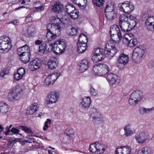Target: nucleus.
<instances>
[{
  "label": "nucleus",
  "instance_id": "f257e3e1",
  "mask_svg": "<svg viewBox=\"0 0 154 154\" xmlns=\"http://www.w3.org/2000/svg\"><path fill=\"white\" fill-rule=\"evenodd\" d=\"M52 51L56 54L63 53L66 46V42L63 39H60L52 43Z\"/></svg>",
  "mask_w": 154,
  "mask_h": 154
},
{
  "label": "nucleus",
  "instance_id": "f03ea898",
  "mask_svg": "<svg viewBox=\"0 0 154 154\" xmlns=\"http://www.w3.org/2000/svg\"><path fill=\"white\" fill-rule=\"evenodd\" d=\"M109 33L111 40L114 42H119L122 38V32L117 25H114L111 27Z\"/></svg>",
  "mask_w": 154,
  "mask_h": 154
},
{
  "label": "nucleus",
  "instance_id": "7ed1b4c3",
  "mask_svg": "<svg viewBox=\"0 0 154 154\" xmlns=\"http://www.w3.org/2000/svg\"><path fill=\"white\" fill-rule=\"evenodd\" d=\"M109 71V68L107 65L103 63H99L94 66L92 73L99 76L104 75L106 74Z\"/></svg>",
  "mask_w": 154,
  "mask_h": 154
},
{
  "label": "nucleus",
  "instance_id": "20e7f679",
  "mask_svg": "<svg viewBox=\"0 0 154 154\" xmlns=\"http://www.w3.org/2000/svg\"><path fill=\"white\" fill-rule=\"evenodd\" d=\"M109 71V68L107 65L103 63H99L94 66L92 73L99 76L104 75L106 74Z\"/></svg>",
  "mask_w": 154,
  "mask_h": 154
},
{
  "label": "nucleus",
  "instance_id": "39448f33",
  "mask_svg": "<svg viewBox=\"0 0 154 154\" xmlns=\"http://www.w3.org/2000/svg\"><path fill=\"white\" fill-rule=\"evenodd\" d=\"M23 91L22 89L19 85L13 87L8 94V100L12 102L18 100L20 98V94Z\"/></svg>",
  "mask_w": 154,
  "mask_h": 154
},
{
  "label": "nucleus",
  "instance_id": "423d86ee",
  "mask_svg": "<svg viewBox=\"0 0 154 154\" xmlns=\"http://www.w3.org/2000/svg\"><path fill=\"white\" fill-rule=\"evenodd\" d=\"M88 38L86 35L81 33L79 36L77 44L78 52L80 53L84 52L88 48Z\"/></svg>",
  "mask_w": 154,
  "mask_h": 154
},
{
  "label": "nucleus",
  "instance_id": "0eeeda50",
  "mask_svg": "<svg viewBox=\"0 0 154 154\" xmlns=\"http://www.w3.org/2000/svg\"><path fill=\"white\" fill-rule=\"evenodd\" d=\"M143 92L139 90L133 91L128 100L129 104L131 106H134L137 104L143 98Z\"/></svg>",
  "mask_w": 154,
  "mask_h": 154
},
{
  "label": "nucleus",
  "instance_id": "6e6552de",
  "mask_svg": "<svg viewBox=\"0 0 154 154\" xmlns=\"http://www.w3.org/2000/svg\"><path fill=\"white\" fill-rule=\"evenodd\" d=\"M12 45L10 39L8 37L0 39V51L2 53L8 52L11 49Z\"/></svg>",
  "mask_w": 154,
  "mask_h": 154
},
{
  "label": "nucleus",
  "instance_id": "1a4fd4ad",
  "mask_svg": "<svg viewBox=\"0 0 154 154\" xmlns=\"http://www.w3.org/2000/svg\"><path fill=\"white\" fill-rule=\"evenodd\" d=\"M122 39V42L126 46L132 47L136 46L138 42L137 39L134 38V36L132 34H125Z\"/></svg>",
  "mask_w": 154,
  "mask_h": 154
},
{
  "label": "nucleus",
  "instance_id": "9d476101",
  "mask_svg": "<svg viewBox=\"0 0 154 154\" xmlns=\"http://www.w3.org/2000/svg\"><path fill=\"white\" fill-rule=\"evenodd\" d=\"M145 53L143 49L139 47H136L134 49L132 54L133 60L137 63H140L142 60Z\"/></svg>",
  "mask_w": 154,
  "mask_h": 154
},
{
  "label": "nucleus",
  "instance_id": "9b49d317",
  "mask_svg": "<svg viewBox=\"0 0 154 154\" xmlns=\"http://www.w3.org/2000/svg\"><path fill=\"white\" fill-rule=\"evenodd\" d=\"M57 18L60 22L57 23H49L47 26V28L48 30L58 35L57 34H59L60 32L61 26L64 25V23L60 20V19L58 18Z\"/></svg>",
  "mask_w": 154,
  "mask_h": 154
},
{
  "label": "nucleus",
  "instance_id": "f8f14e48",
  "mask_svg": "<svg viewBox=\"0 0 154 154\" xmlns=\"http://www.w3.org/2000/svg\"><path fill=\"white\" fill-rule=\"evenodd\" d=\"M52 43H51L50 41H45L39 46V52L41 54H48L50 51L51 48L52 50Z\"/></svg>",
  "mask_w": 154,
  "mask_h": 154
},
{
  "label": "nucleus",
  "instance_id": "ddd939ff",
  "mask_svg": "<svg viewBox=\"0 0 154 154\" xmlns=\"http://www.w3.org/2000/svg\"><path fill=\"white\" fill-rule=\"evenodd\" d=\"M117 50L115 46L110 45L106 43L105 47L104 54L106 57L109 58L112 57L117 53Z\"/></svg>",
  "mask_w": 154,
  "mask_h": 154
},
{
  "label": "nucleus",
  "instance_id": "4468645a",
  "mask_svg": "<svg viewBox=\"0 0 154 154\" xmlns=\"http://www.w3.org/2000/svg\"><path fill=\"white\" fill-rule=\"evenodd\" d=\"M149 137V134L146 131H143L135 137L137 141L139 143L142 144L145 142Z\"/></svg>",
  "mask_w": 154,
  "mask_h": 154
},
{
  "label": "nucleus",
  "instance_id": "2eb2a0df",
  "mask_svg": "<svg viewBox=\"0 0 154 154\" xmlns=\"http://www.w3.org/2000/svg\"><path fill=\"white\" fill-rule=\"evenodd\" d=\"M59 97V94L58 92L52 91L48 94L46 100L49 103H55L57 101Z\"/></svg>",
  "mask_w": 154,
  "mask_h": 154
},
{
  "label": "nucleus",
  "instance_id": "dca6fc26",
  "mask_svg": "<svg viewBox=\"0 0 154 154\" xmlns=\"http://www.w3.org/2000/svg\"><path fill=\"white\" fill-rule=\"evenodd\" d=\"M35 32V29L32 26H26L23 30L22 34L23 35L29 37L33 36Z\"/></svg>",
  "mask_w": 154,
  "mask_h": 154
},
{
  "label": "nucleus",
  "instance_id": "f3484780",
  "mask_svg": "<svg viewBox=\"0 0 154 154\" xmlns=\"http://www.w3.org/2000/svg\"><path fill=\"white\" fill-rule=\"evenodd\" d=\"M106 79L110 84H118L120 82V78L117 75L109 74L106 77Z\"/></svg>",
  "mask_w": 154,
  "mask_h": 154
},
{
  "label": "nucleus",
  "instance_id": "a211bd4d",
  "mask_svg": "<svg viewBox=\"0 0 154 154\" xmlns=\"http://www.w3.org/2000/svg\"><path fill=\"white\" fill-rule=\"evenodd\" d=\"M41 66V62L36 58L30 62L29 65V69L31 71H34L38 69Z\"/></svg>",
  "mask_w": 154,
  "mask_h": 154
},
{
  "label": "nucleus",
  "instance_id": "6ab92c4d",
  "mask_svg": "<svg viewBox=\"0 0 154 154\" xmlns=\"http://www.w3.org/2000/svg\"><path fill=\"white\" fill-rule=\"evenodd\" d=\"M91 100L89 97L82 98L79 101L80 106L83 109L88 108L90 106Z\"/></svg>",
  "mask_w": 154,
  "mask_h": 154
},
{
  "label": "nucleus",
  "instance_id": "aec40b11",
  "mask_svg": "<svg viewBox=\"0 0 154 154\" xmlns=\"http://www.w3.org/2000/svg\"><path fill=\"white\" fill-rule=\"evenodd\" d=\"M66 131L68 133H64L60 137V140L64 143H68L70 142V138L74 136L73 132L69 133V130H66Z\"/></svg>",
  "mask_w": 154,
  "mask_h": 154
},
{
  "label": "nucleus",
  "instance_id": "412c9836",
  "mask_svg": "<svg viewBox=\"0 0 154 154\" xmlns=\"http://www.w3.org/2000/svg\"><path fill=\"white\" fill-rule=\"evenodd\" d=\"M145 24L148 29L154 31V16H150L146 18L145 21Z\"/></svg>",
  "mask_w": 154,
  "mask_h": 154
},
{
  "label": "nucleus",
  "instance_id": "4be33fe9",
  "mask_svg": "<svg viewBox=\"0 0 154 154\" xmlns=\"http://www.w3.org/2000/svg\"><path fill=\"white\" fill-rule=\"evenodd\" d=\"M91 112L90 116L94 122L97 123L98 122L101 121L100 114L96 109H93Z\"/></svg>",
  "mask_w": 154,
  "mask_h": 154
},
{
  "label": "nucleus",
  "instance_id": "5701e85b",
  "mask_svg": "<svg viewBox=\"0 0 154 154\" xmlns=\"http://www.w3.org/2000/svg\"><path fill=\"white\" fill-rule=\"evenodd\" d=\"M118 8L119 10H134V5L131 4L129 1L125 2L123 3L119 4Z\"/></svg>",
  "mask_w": 154,
  "mask_h": 154
},
{
  "label": "nucleus",
  "instance_id": "b1692460",
  "mask_svg": "<svg viewBox=\"0 0 154 154\" xmlns=\"http://www.w3.org/2000/svg\"><path fill=\"white\" fill-rule=\"evenodd\" d=\"M131 148L128 146L118 147L116 151V154H129L131 153Z\"/></svg>",
  "mask_w": 154,
  "mask_h": 154
},
{
  "label": "nucleus",
  "instance_id": "393cba45",
  "mask_svg": "<svg viewBox=\"0 0 154 154\" xmlns=\"http://www.w3.org/2000/svg\"><path fill=\"white\" fill-rule=\"evenodd\" d=\"M89 62L86 59L82 60L79 63V70L80 72H83L88 68Z\"/></svg>",
  "mask_w": 154,
  "mask_h": 154
},
{
  "label": "nucleus",
  "instance_id": "a878e982",
  "mask_svg": "<svg viewBox=\"0 0 154 154\" xmlns=\"http://www.w3.org/2000/svg\"><path fill=\"white\" fill-rule=\"evenodd\" d=\"M124 135L126 137H129L134 134L135 132V129L133 128L131 124H128L124 128Z\"/></svg>",
  "mask_w": 154,
  "mask_h": 154
},
{
  "label": "nucleus",
  "instance_id": "bb28decb",
  "mask_svg": "<svg viewBox=\"0 0 154 154\" xmlns=\"http://www.w3.org/2000/svg\"><path fill=\"white\" fill-rule=\"evenodd\" d=\"M124 13L120 15L119 18V25L121 24L123 22L127 21L129 18L130 13L131 11H128L127 12L125 11V10H122Z\"/></svg>",
  "mask_w": 154,
  "mask_h": 154
},
{
  "label": "nucleus",
  "instance_id": "cd10ccee",
  "mask_svg": "<svg viewBox=\"0 0 154 154\" xmlns=\"http://www.w3.org/2000/svg\"><path fill=\"white\" fill-rule=\"evenodd\" d=\"M104 14L106 18L111 20L116 17L117 12L116 10H105Z\"/></svg>",
  "mask_w": 154,
  "mask_h": 154
},
{
  "label": "nucleus",
  "instance_id": "c85d7f7f",
  "mask_svg": "<svg viewBox=\"0 0 154 154\" xmlns=\"http://www.w3.org/2000/svg\"><path fill=\"white\" fill-rule=\"evenodd\" d=\"M58 61L55 58H51L48 63L49 68L52 69H55L57 66Z\"/></svg>",
  "mask_w": 154,
  "mask_h": 154
},
{
  "label": "nucleus",
  "instance_id": "c756f323",
  "mask_svg": "<svg viewBox=\"0 0 154 154\" xmlns=\"http://www.w3.org/2000/svg\"><path fill=\"white\" fill-rule=\"evenodd\" d=\"M129 61V57L128 55L124 54H121L119 56L118 62L123 65L127 63Z\"/></svg>",
  "mask_w": 154,
  "mask_h": 154
},
{
  "label": "nucleus",
  "instance_id": "7c9ffc66",
  "mask_svg": "<svg viewBox=\"0 0 154 154\" xmlns=\"http://www.w3.org/2000/svg\"><path fill=\"white\" fill-rule=\"evenodd\" d=\"M56 76L55 75H50L47 77L44 82V85L49 86L52 85L55 81Z\"/></svg>",
  "mask_w": 154,
  "mask_h": 154
},
{
  "label": "nucleus",
  "instance_id": "2f4dec72",
  "mask_svg": "<svg viewBox=\"0 0 154 154\" xmlns=\"http://www.w3.org/2000/svg\"><path fill=\"white\" fill-rule=\"evenodd\" d=\"M127 21L128 26L130 31L135 26L136 24V19L134 17L130 14L129 16V18Z\"/></svg>",
  "mask_w": 154,
  "mask_h": 154
},
{
  "label": "nucleus",
  "instance_id": "473e14b6",
  "mask_svg": "<svg viewBox=\"0 0 154 154\" xmlns=\"http://www.w3.org/2000/svg\"><path fill=\"white\" fill-rule=\"evenodd\" d=\"M17 52L19 56H20L25 54L26 52H29L30 48L27 45H25L24 46L17 48Z\"/></svg>",
  "mask_w": 154,
  "mask_h": 154
},
{
  "label": "nucleus",
  "instance_id": "72a5a7b5",
  "mask_svg": "<svg viewBox=\"0 0 154 154\" xmlns=\"http://www.w3.org/2000/svg\"><path fill=\"white\" fill-rule=\"evenodd\" d=\"M38 104L37 103H34L32 104L27 109V113L29 115L33 114L38 109Z\"/></svg>",
  "mask_w": 154,
  "mask_h": 154
},
{
  "label": "nucleus",
  "instance_id": "f704fd0d",
  "mask_svg": "<svg viewBox=\"0 0 154 154\" xmlns=\"http://www.w3.org/2000/svg\"><path fill=\"white\" fill-rule=\"evenodd\" d=\"M97 154H101L105 150V145L101 142H96Z\"/></svg>",
  "mask_w": 154,
  "mask_h": 154
},
{
  "label": "nucleus",
  "instance_id": "c9c22d12",
  "mask_svg": "<svg viewBox=\"0 0 154 154\" xmlns=\"http://www.w3.org/2000/svg\"><path fill=\"white\" fill-rule=\"evenodd\" d=\"M8 105L4 102H0V112L2 113H7L8 110Z\"/></svg>",
  "mask_w": 154,
  "mask_h": 154
},
{
  "label": "nucleus",
  "instance_id": "e433bc0d",
  "mask_svg": "<svg viewBox=\"0 0 154 154\" xmlns=\"http://www.w3.org/2000/svg\"><path fill=\"white\" fill-rule=\"evenodd\" d=\"M30 53L29 52H26L25 54L20 56L21 61L24 63H27L29 61Z\"/></svg>",
  "mask_w": 154,
  "mask_h": 154
},
{
  "label": "nucleus",
  "instance_id": "4c0bfd02",
  "mask_svg": "<svg viewBox=\"0 0 154 154\" xmlns=\"http://www.w3.org/2000/svg\"><path fill=\"white\" fill-rule=\"evenodd\" d=\"M151 152L150 149L147 146H145L138 151V154H149Z\"/></svg>",
  "mask_w": 154,
  "mask_h": 154
},
{
  "label": "nucleus",
  "instance_id": "58836bf2",
  "mask_svg": "<svg viewBox=\"0 0 154 154\" xmlns=\"http://www.w3.org/2000/svg\"><path fill=\"white\" fill-rule=\"evenodd\" d=\"M119 25L121 27L122 31L124 32H128L130 31L129 26H128V21L123 22L122 24Z\"/></svg>",
  "mask_w": 154,
  "mask_h": 154
},
{
  "label": "nucleus",
  "instance_id": "ea45409f",
  "mask_svg": "<svg viewBox=\"0 0 154 154\" xmlns=\"http://www.w3.org/2000/svg\"><path fill=\"white\" fill-rule=\"evenodd\" d=\"M63 8V5L59 1L56 2L54 5L51 7V10H62Z\"/></svg>",
  "mask_w": 154,
  "mask_h": 154
},
{
  "label": "nucleus",
  "instance_id": "a19ab883",
  "mask_svg": "<svg viewBox=\"0 0 154 154\" xmlns=\"http://www.w3.org/2000/svg\"><path fill=\"white\" fill-rule=\"evenodd\" d=\"M154 109V108H146L143 107H140L139 109L140 113L142 115L148 113L152 111Z\"/></svg>",
  "mask_w": 154,
  "mask_h": 154
},
{
  "label": "nucleus",
  "instance_id": "79ce46f5",
  "mask_svg": "<svg viewBox=\"0 0 154 154\" xmlns=\"http://www.w3.org/2000/svg\"><path fill=\"white\" fill-rule=\"evenodd\" d=\"M103 56L102 55H99V56L92 54V60L93 62L95 63H97L102 60Z\"/></svg>",
  "mask_w": 154,
  "mask_h": 154
},
{
  "label": "nucleus",
  "instance_id": "37998d69",
  "mask_svg": "<svg viewBox=\"0 0 154 154\" xmlns=\"http://www.w3.org/2000/svg\"><path fill=\"white\" fill-rule=\"evenodd\" d=\"M47 31L46 37L48 39H50V40L54 39L58 36V35H56V34L53 33V32H50V31L48 30V29Z\"/></svg>",
  "mask_w": 154,
  "mask_h": 154
},
{
  "label": "nucleus",
  "instance_id": "c03bdc74",
  "mask_svg": "<svg viewBox=\"0 0 154 154\" xmlns=\"http://www.w3.org/2000/svg\"><path fill=\"white\" fill-rule=\"evenodd\" d=\"M33 6L37 9L44 10V6L40 1L34 3Z\"/></svg>",
  "mask_w": 154,
  "mask_h": 154
},
{
  "label": "nucleus",
  "instance_id": "a18cd8bd",
  "mask_svg": "<svg viewBox=\"0 0 154 154\" xmlns=\"http://www.w3.org/2000/svg\"><path fill=\"white\" fill-rule=\"evenodd\" d=\"M19 127L20 128H21L22 130L24 131L27 134H33V131L30 128H28L26 126L20 125L19 126Z\"/></svg>",
  "mask_w": 154,
  "mask_h": 154
},
{
  "label": "nucleus",
  "instance_id": "49530a36",
  "mask_svg": "<svg viewBox=\"0 0 154 154\" xmlns=\"http://www.w3.org/2000/svg\"><path fill=\"white\" fill-rule=\"evenodd\" d=\"M79 11L77 10H72V12H70L69 14L70 17L73 19L77 18L79 16Z\"/></svg>",
  "mask_w": 154,
  "mask_h": 154
},
{
  "label": "nucleus",
  "instance_id": "de8ad7c7",
  "mask_svg": "<svg viewBox=\"0 0 154 154\" xmlns=\"http://www.w3.org/2000/svg\"><path fill=\"white\" fill-rule=\"evenodd\" d=\"M92 2L96 6L100 7L102 6L104 2V0H92Z\"/></svg>",
  "mask_w": 154,
  "mask_h": 154
},
{
  "label": "nucleus",
  "instance_id": "09e8293b",
  "mask_svg": "<svg viewBox=\"0 0 154 154\" xmlns=\"http://www.w3.org/2000/svg\"><path fill=\"white\" fill-rule=\"evenodd\" d=\"M89 150L90 151L97 154V150L96 148V142L95 143H92L90 145Z\"/></svg>",
  "mask_w": 154,
  "mask_h": 154
},
{
  "label": "nucleus",
  "instance_id": "8fccbe9b",
  "mask_svg": "<svg viewBox=\"0 0 154 154\" xmlns=\"http://www.w3.org/2000/svg\"><path fill=\"white\" fill-rule=\"evenodd\" d=\"M90 93L92 96H96L98 94L97 91L95 90L91 85H90Z\"/></svg>",
  "mask_w": 154,
  "mask_h": 154
},
{
  "label": "nucleus",
  "instance_id": "3c124183",
  "mask_svg": "<svg viewBox=\"0 0 154 154\" xmlns=\"http://www.w3.org/2000/svg\"><path fill=\"white\" fill-rule=\"evenodd\" d=\"M110 9L111 10H115V4L112 2L107 4L105 7V10L107 9Z\"/></svg>",
  "mask_w": 154,
  "mask_h": 154
},
{
  "label": "nucleus",
  "instance_id": "603ef678",
  "mask_svg": "<svg viewBox=\"0 0 154 154\" xmlns=\"http://www.w3.org/2000/svg\"><path fill=\"white\" fill-rule=\"evenodd\" d=\"M102 49H100V48H94L92 54H95L99 56V55H102L101 51Z\"/></svg>",
  "mask_w": 154,
  "mask_h": 154
},
{
  "label": "nucleus",
  "instance_id": "864d4df0",
  "mask_svg": "<svg viewBox=\"0 0 154 154\" xmlns=\"http://www.w3.org/2000/svg\"><path fill=\"white\" fill-rule=\"evenodd\" d=\"M51 120L49 119H47L46 121L45 122V125L44 127L43 128V130L45 131L47 130V128L48 127V125L51 124Z\"/></svg>",
  "mask_w": 154,
  "mask_h": 154
},
{
  "label": "nucleus",
  "instance_id": "5fc2aeb1",
  "mask_svg": "<svg viewBox=\"0 0 154 154\" xmlns=\"http://www.w3.org/2000/svg\"><path fill=\"white\" fill-rule=\"evenodd\" d=\"M9 73V72L8 71L4 70L0 73V76L3 78H7Z\"/></svg>",
  "mask_w": 154,
  "mask_h": 154
},
{
  "label": "nucleus",
  "instance_id": "6e6d98bb",
  "mask_svg": "<svg viewBox=\"0 0 154 154\" xmlns=\"http://www.w3.org/2000/svg\"><path fill=\"white\" fill-rule=\"evenodd\" d=\"M26 71L24 69L22 68H20L17 71V72L23 77L24 76L25 74Z\"/></svg>",
  "mask_w": 154,
  "mask_h": 154
},
{
  "label": "nucleus",
  "instance_id": "4d7b16f0",
  "mask_svg": "<svg viewBox=\"0 0 154 154\" xmlns=\"http://www.w3.org/2000/svg\"><path fill=\"white\" fill-rule=\"evenodd\" d=\"M77 29L74 28H72L70 29V30L69 32V35H75L77 33Z\"/></svg>",
  "mask_w": 154,
  "mask_h": 154
},
{
  "label": "nucleus",
  "instance_id": "13d9d810",
  "mask_svg": "<svg viewBox=\"0 0 154 154\" xmlns=\"http://www.w3.org/2000/svg\"><path fill=\"white\" fill-rule=\"evenodd\" d=\"M66 10H68V9L74 8V10H77L73 5L68 3L65 5Z\"/></svg>",
  "mask_w": 154,
  "mask_h": 154
},
{
  "label": "nucleus",
  "instance_id": "bf43d9fd",
  "mask_svg": "<svg viewBox=\"0 0 154 154\" xmlns=\"http://www.w3.org/2000/svg\"><path fill=\"white\" fill-rule=\"evenodd\" d=\"M23 77L22 75H20V74H18L17 72L15 73L14 74V78L15 79L16 81H18L20 80Z\"/></svg>",
  "mask_w": 154,
  "mask_h": 154
},
{
  "label": "nucleus",
  "instance_id": "052dcab7",
  "mask_svg": "<svg viewBox=\"0 0 154 154\" xmlns=\"http://www.w3.org/2000/svg\"><path fill=\"white\" fill-rule=\"evenodd\" d=\"M11 131L14 134H18L19 133L20 131L18 129L15 128L14 127L11 130Z\"/></svg>",
  "mask_w": 154,
  "mask_h": 154
},
{
  "label": "nucleus",
  "instance_id": "680f3d73",
  "mask_svg": "<svg viewBox=\"0 0 154 154\" xmlns=\"http://www.w3.org/2000/svg\"><path fill=\"white\" fill-rule=\"evenodd\" d=\"M32 19V17L31 16H30L29 15H28L27 16L26 19L25 20V22L26 23H29L30 21H31Z\"/></svg>",
  "mask_w": 154,
  "mask_h": 154
},
{
  "label": "nucleus",
  "instance_id": "e2e57ef3",
  "mask_svg": "<svg viewBox=\"0 0 154 154\" xmlns=\"http://www.w3.org/2000/svg\"><path fill=\"white\" fill-rule=\"evenodd\" d=\"M26 141L29 143H32V142L34 143L35 142V140L32 137L31 138H28L26 140Z\"/></svg>",
  "mask_w": 154,
  "mask_h": 154
},
{
  "label": "nucleus",
  "instance_id": "0e129e2a",
  "mask_svg": "<svg viewBox=\"0 0 154 154\" xmlns=\"http://www.w3.org/2000/svg\"><path fill=\"white\" fill-rule=\"evenodd\" d=\"M19 22V20L17 19H14L11 21V22L8 23L7 24H12L14 25L16 24Z\"/></svg>",
  "mask_w": 154,
  "mask_h": 154
},
{
  "label": "nucleus",
  "instance_id": "69168bd1",
  "mask_svg": "<svg viewBox=\"0 0 154 154\" xmlns=\"http://www.w3.org/2000/svg\"><path fill=\"white\" fill-rule=\"evenodd\" d=\"M43 42L42 40H36L35 42V44L37 45H41V44H42L43 43Z\"/></svg>",
  "mask_w": 154,
  "mask_h": 154
},
{
  "label": "nucleus",
  "instance_id": "338daca9",
  "mask_svg": "<svg viewBox=\"0 0 154 154\" xmlns=\"http://www.w3.org/2000/svg\"><path fill=\"white\" fill-rule=\"evenodd\" d=\"M60 73H58L57 72H56L54 74H52V75H55L56 76V77L55 78V80L57 79L58 76L60 75Z\"/></svg>",
  "mask_w": 154,
  "mask_h": 154
},
{
  "label": "nucleus",
  "instance_id": "774afa93",
  "mask_svg": "<svg viewBox=\"0 0 154 154\" xmlns=\"http://www.w3.org/2000/svg\"><path fill=\"white\" fill-rule=\"evenodd\" d=\"M11 130L10 131L8 129V130L7 131V132L6 133H5V134L6 135H10L11 134Z\"/></svg>",
  "mask_w": 154,
  "mask_h": 154
}]
</instances>
